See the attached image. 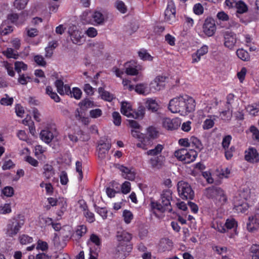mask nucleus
I'll return each instance as SVG.
<instances>
[{"label":"nucleus","mask_w":259,"mask_h":259,"mask_svg":"<svg viewBox=\"0 0 259 259\" xmlns=\"http://www.w3.org/2000/svg\"><path fill=\"white\" fill-rule=\"evenodd\" d=\"M194 100L187 95L180 96L170 100L168 109L174 113H179L181 115H186L194 110Z\"/></svg>","instance_id":"1"},{"label":"nucleus","mask_w":259,"mask_h":259,"mask_svg":"<svg viewBox=\"0 0 259 259\" xmlns=\"http://www.w3.org/2000/svg\"><path fill=\"white\" fill-rule=\"evenodd\" d=\"M24 14V13H23L21 15H18L15 13L11 14L8 16L7 20L9 21V22L11 21L13 23H15L16 24L22 23L24 21V20L22 19Z\"/></svg>","instance_id":"31"},{"label":"nucleus","mask_w":259,"mask_h":259,"mask_svg":"<svg viewBox=\"0 0 259 259\" xmlns=\"http://www.w3.org/2000/svg\"><path fill=\"white\" fill-rule=\"evenodd\" d=\"M245 158L250 162H257L259 160V158L256 150L253 148H249L245 151Z\"/></svg>","instance_id":"17"},{"label":"nucleus","mask_w":259,"mask_h":259,"mask_svg":"<svg viewBox=\"0 0 259 259\" xmlns=\"http://www.w3.org/2000/svg\"><path fill=\"white\" fill-rule=\"evenodd\" d=\"M118 168L121 172L122 176L125 179L130 181L134 180L136 176V172L132 167H128L123 165H120Z\"/></svg>","instance_id":"15"},{"label":"nucleus","mask_w":259,"mask_h":259,"mask_svg":"<svg viewBox=\"0 0 259 259\" xmlns=\"http://www.w3.org/2000/svg\"><path fill=\"white\" fill-rule=\"evenodd\" d=\"M102 115V111L99 108H97L90 110V116L93 118H97Z\"/></svg>","instance_id":"61"},{"label":"nucleus","mask_w":259,"mask_h":259,"mask_svg":"<svg viewBox=\"0 0 259 259\" xmlns=\"http://www.w3.org/2000/svg\"><path fill=\"white\" fill-rule=\"evenodd\" d=\"M19 241L22 245H26L33 241V238L27 235L22 234L19 237Z\"/></svg>","instance_id":"52"},{"label":"nucleus","mask_w":259,"mask_h":259,"mask_svg":"<svg viewBox=\"0 0 259 259\" xmlns=\"http://www.w3.org/2000/svg\"><path fill=\"white\" fill-rule=\"evenodd\" d=\"M190 147L193 148L198 152L203 148V145L197 138L192 136L190 138Z\"/></svg>","instance_id":"28"},{"label":"nucleus","mask_w":259,"mask_h":259,"mask_svg":"<svg viewBox=\"0 0 259 259\" xmlns=\"http://www.w3.org/2000/svg\"><path fill=\"white\" fill-rule=\"evenodd\" d=\"M42 170V175L46 179H50L55 174V170L53 166L48 163L43 166Z\"/></svg>","instance_id":"26"},{"label":"nucleus","mask_w":259,"mask_h":259,"mask_svg":"<svg viewBox=\"0 0 259 259\" xmlns=\"http://www.w3.org/2000/svg\"><path fill=\"white\" fill-rule=\"evenodd\" d=\"M246 109L250 115L255 116L259 111V102L248 105L246 107Z\"/></svg>","instance_id":"42"},{"label":"nucleus","mask_w":259,"mask_h":259,"mask_svg":"<svg viewBox=\"0 0 259 259\" xmlns=\"http://www.w3.org/2000/svg\"><path fill=\"white\" fill-rule=\"evenodd\" d=\"M184 25H185L189 29L191 28L194 24V20L192 18L187 15H185L184 16Z\"/></svg>","instance_id":"60"},{"label":"nucleus","mask_w":259,"mask_h":259,"mask_svg":"<svg viewBox=\"0 0 259 259\" xmlns=\"http://www.w3.org/2000/svg\"><path fill=\"white\" fill-rule=\"evenodd\" d=\"M172 246V242L169 239H161L158 245V251L159 252H164L170 250Z\"/></svg>","instance_id":"20"},{"label":"nucleus","mask_w":259,"mask_h":259,"mask_svg":"<svg viewBox=\"0 0 259 259\" xmlns=\"http://www.w3.org/2000/svg\"><path fill=\"white\" fill-rule=\"evenodd\" d=\"M55 136V134L48 129L42 130L40 133L41 139L48 144L52 141Z\"/></svg>","instance_id":"22"},{"label":"nucleus","mask_w":259,"mask_h":259,"mask_svg":"<svg viewBox=\"0 0 259 259\" xmlns=\"http://www.w3.org/2000/svg\"><path fill=\"white\" fill-rule=\"evenodd\" d=\"M55 85L57 88L58 93L61 95H69L70 92V88L67 84H64L63 82L60 79H57L55 82Z\"/></svg>","instance_id":"18"},{"label":"nucleus","mask_w":259,"mask_h":259,"mask_svg":"<svg viewBox=\"0 0 259 259\" xmlns=\"http://www.w3.org/2000/svg\"><path fill=\"white\" fill-rule=\"evenodd\" d=\"M207 196L212 199L214 203L218 207H221L227 201V197L223 191L220 187H212L206 190Z\"/></svg>","instance_id":"2"},{"label":"nucleus","mask_w":259,"mask_h":259,"mask_svg":"<svg viewBox=\"0 0 259 259\" xmlns=\"http://www.w3.org/2000/svg\"><path fill=\"white\" fill-rule=\"evenodd\" d=\"M135 91L139 94L144 95H147L151 92L150 87L146 83H139L136 85Z\"/></svg>","instance_id":"27"},{"label":"nucleus","mask_w":259,"mask_h":259,"mask_svg":"<svg viewBox=\"0 0 259 259\" xmlns=\"http://www.w3.org/2000/svg\"><path fill=\"white\" fill-rule=\"evenodd\" d=\"M69 95H70L71 97H73L76 100H79L81 97L82 92L78 88L75 87L73 88L72 90H70Z\"/></svg>","instance_id":"50"},{"label":"nucleus","mask_w":259,"mask_h":259,"mask_svg":"<svg viewBox=\"0 0 259 259\" xmlns=\"http://www.w3.org/2000/svg\"><path fill=\"white\" fill-rule=\"evenodd\" d=\"M235 8L237 9V12L239 14L245 13L248 10L247 5L241 1L237 2Z\"/></svg>","instance_id":"48"},{"label":"nucleus","mask_w":259,"mask_h":259,"mask_svg":"<svg viewBox=\"0 0 259 259\" xmlns=\"http://www.w3.org/2000/svg\"><path fill=\"white\" fill-rule=\"evenodd\" d=\"M85 111L79 107L76 109L75 111V116L76 118L83 123L84 124H87L89 123V119L85 116Z\"/></svg>","instance_id":"29"},{"label":"nucleus","mask_w":259,"mask_h":259,"mask_svg":"<svg viewBox=\"0 0 259 259\" xmlns=\"http://www.w3.org/2000/svg\"><path fill=\"white\" fill-rule=\"evenodd\" d=\"M131 134L133 137L138 139L139 141L137 144L138 147L146 150L152 145V141L149 137L145 136L138 131L132 130Z\"/></svg>","instance_id":"8"},{"label":"nucleus","mask_w":259,"mask_h":259,"mask_svg":"<svg viewBox=\"0 0 259 259\" xmlns=\"http://www.w3.org/2000/svg\"><path fill=\"white\" fill-rule=\"evenodd\" d=\"M174 155L179 160L190 163L195 161L198 153L196 150L192 149L181 148L176 150Z\"/></svg>","instance_id":"3"},{"label":"nucleus","mask_w":259,"mask_h":259,"mask_svg":"<svg viewBox=\"0 0 259 259\" xmlns=\"http://www.w3.org/2000/svg\"><path fill=\"white\" fill-rule=\"evenodd\" d=\"M202 29L206 35L209 37L212 36L217 29L214 20L212 18H207L204 21Z\"/></svg>","instance_id":"11"},{"label":"nucleus","mask_w":259,"mask_h":259,"mask_svg":"<svg viewBox=\"0 0 259 259\" xmlns=\"http://www.w3.org/2000/svg\"><path fill=\"white\" fill-rule=\"evenodd\" d=\"M24 224V220L20 218H14L10 220L7 224L6 234L10 237L15 236Z\"/></svg>","instance_id":"5"},{"label":"nucleus","mask_w":259,"mask_h":259,"mask_svg":"<svg viewBox=\"0 0 259 259\" xmlns=\"http://www.w3.org/2000/svg\"><path fill=\"white\" fill-rule=\"evenodd\" d=\"M15 69L18 73H19L22 70H26L27 69V65L23 62L16 61L15 63Z\"/></svg>","instance_id":"56"},{"label":"nucleus","mask_w":259,"mask_h":259,"mask_svg":"<svg viewBox=\"0 0 259 259\" xmlns=\"http://www.w3.org/2000/svg\"><path fill=\"white\" fill-rule=\"evenodd\" d=\"M121 112L124 115L129 118H133L134 111L132 108L130 103L126 102H123L121 105Z\"/></svg>","instance_id":"21"},{"label":"nucleus","mask_w":259,"mask_h":259,"mask_svg":"<svg viewBox=\"0 0 259 259\" xmlns=\"http://www.w3.org/2000/svg\"><path fill=\"white\" fill-rule=\"evenodd\" d=\"M14 194V190L13 187L6 186L2 190V197H11Z\"/></svg>","instance_id":"47"},{"label":"nucleus","mask_w":259,"mask_h":259,"mask_svg":"<svg viewBox=\"0 0 259 259\" xmlns=\"http://www.w3.org/2000/svg\"><path fill=\"white\" fill-rule=\"evenodd\" d=\"M193 11L195 14L197 15H200L203 13V7L200 3L196 4L193 6Z\"/></svg>","instance_id":"59"},{"label":"nucleus","mask_w":259,"mask_h":259,"mask_svg":"<svg viewBox=\"0 0 259 259\" xmlns=\"http://www.w3.org/2000/svg\"><path fill=\"white\" fill-rule=\"evenodd\" d=\"M247 197H245V192H242L238 195L235 196L233 200V209L237 213H243L248 208V204L246 202Z\"/></svg>","instance_id":"6"},{"label":"nucleus","mask_w":259,"mask_h":259,"mask_svg":"<svg viewBox=\"0 0 259 259\" xmlns=\"http://www.w3.org/2000/svg\"><path fill=\"white\" fill-rule=\"evenodd\" d=\"M226 229H236L237 227V223L233 218L228 219L225 223Z\"/></svg>","instance_id":"55"},{"label":"nucleus","mask_w":259,"mask_h":259,"mask_svg":"<svg viewBox=\"0 0 259 259\" xmlns=\"http://www.w3.org/2000/svg\"><path fill=\"white\" fill-rule=\"evenodd\" d=\"M68 33L72 43L77 45H81L85 41L84 33L75 25H71L68 28Z\"/></svg>","instance_id":"4"},{"label":"nucleus","mask_w":259,"mask_h":259,"mask_svg":"<svg viewBox=\"0 0 259 259\" xmlns=\"http://www.w3.org/2000/svg\"><path fill=\"white\" fill-rule=\"evenodd\" d=\"M87 227L84 225H80L76 227L75 232L73 235L76 240L80 239L87 232Z\"/></svg>","instance_id":"34"},{"label":"nucleus","mask_w":259,"mask_h":259,"mask_svg":"<svg viewBox=\"0 0 259 259\" xmlns=\"http://www.w3.org/2000/svg\"><path fill=\"white\" fill-rule=\"evenodd\" d=\"M164 20L169 24H172L176 20V9L172 2L168 3L164 12Z\"/></svg>","instance_id":"13"},{"label":"nucleus","mask_w":259,"mask_h":259,"mask_svg":"<svg viewBox=\"0 0 259 259\" xmlns=\"http://www.w3.org/2000/svg\"><path fill=\"white\" fill-rule=\"evenodd\" d=\"M122 217L123 218L124 222L127 224H130L134 218L132 212L126 209L123 211Z\"/></svg>","instance_id":"53"},{"label":"nucleus","mask_w":259,"mask_h":259,"mask_svg":"<svg viewBox=\"0 0 259 259\" xmlns=\"http://www.w3.org/2000/svg\"><path fill=\"white\" fill-rule=\"evenodd\" d=\"M162 124L163 127L169 130H176L180 125L179 120L177 119H171L168 118L163 119Z\"/></svg>","instance_id":"16"},{"label":"nucleus","mask_w":259,"mask_h":259,"mask_svg":"<svg viewBox=\"0 0 259 259\" xmlns=\"http://www.w3.org/2000/svg\"><path fill=\"white\" fill-rule=\"evenodd\" d=\"M249 130L252 134V137L254 139L259 141V130L254 126H251Z\"/></svg>","instance_id":"64"},{"label":"nucleus","mask_w":259,"mask_h":259,"mask_svg":"<svg viewBox=\"0 0 259 259\" xmlns=\"http://www.w3.org/2000/svg\"><path fill=\"white\" fill-rule=\"evenodd\" d=\"M29 0H15L14 6L18 10H22L25 8Z\"/></svg>","instance_id":"54"},{"label":"nucleus","mask_w":259,"mask_h":259,"mask_svg":"<svg viewBox=\"0 0 259 259\" xmlns=\"http://www.w3.org/2000/svg\"><path fill=\"white\" fill-rule=\"evenodd\" d=\"M46 93L56 102H59L60 98L57 93L53 91V88L50 86H47L46 88Z\"/></svg>","instance_id":"40"},{"label":"nucleus","mask_w":259,"mask_h":259,"mask_svg":"<svg viewBox=\"0 0 259 259\" xmlns=\"http://www.w3.org/2000/svg\"><path fill=\"white\" fill-rule=\"evenodd\" d=\"M115 7L121 13H125L126 12V7L124 3L121 1H117L115 3Z\"/></svg>","instance_id":"57"},{"label":"nucleus","mask_w":259,"mask_h":259,"mask_svg":"<svg viewBox=\"0 0 259 259\" xmlns=\"http://www.w3.org/2000/svg\"><path fill=\"white\" fill-rule=\"evenodd\" d=\"M139 56L141 59L144 61H152L153 57H152L145 50H141L138 52Z\"/></svg>","instance_id":"51"},{"label":"nucleus","mask_w":259,"mask_h":259,"mask_svg":"<svg viewBox=\"0 0 259 259\" xmlns=\"http://www.w3.org/2000/svg\"><path fill=\"white\" fill-rule=\"evenodd\" d=\"M131 184L128 181H125L121 186V192L124 194H126L131 191Z\"/></svg>","instance_id":"58"},{"label":"nucleus","mask_w":259,"mask_h":259,"mask_svg":"<svg viewBox=\"0 0 259 259\" xmlns=\"http://www.w3.org/2000/svg\"><path fill=\"white\" fill-rule=\"evenodd\" d=\"M145 109L144 107L141 106L139 108L137 112H135L133 115V118H142L145 114Z\"/></svg>","instance_id":"63"},{"label":"nucleus","mask_w":259,"mask_h":259,"mask_svg":"<svg viewBox=\"0 0 259 259\" xmlns=\"http://www.w3.org/2000/svg\"><path fill=\"white\" fill-rule=\"evenodd\" d=\"M13 102V98L10 97L7 94H5L0 100V104L3 106H11Z\"/></svg>","instance_id":"46"},{"label":"nucleus","mask_w":259,"mask_h":259,"mask_svg":"<svg viewBox=\"0 0 259 259\" xmlns=\"http://www.w3.org/2000/svg\"><path fill=\"white\" fill-rule=\"evenodd\" d=\"M146 106L149 110L152 111H156L158 108V105L156 100L152 98H149L146 102Z\"/></svg>","instance_id":"37"},{"label":"nucleus","mask_w":259,"mask_h":259,"mask_svg":"<svg viewBox=\"0 0 259 259\" xmlns=\"http://www.w3.org/2000/svg\"><path fill=\"white\" fill-rule=\"evenodd\" d=\"M92 18L96 25H102L106 21L104 15L100 11L96 10L93 12Z\"/></svg>","instance_id":"23"},{"label":"nucleus","mask_w":259,"mask_h":259,"mask_svg":"<svg viewBox=\"0 0 259 259\" xmlns=\"http://www.w3.org/2000/svg\"><path fill=\"white\" fill-rule=\"evenodd\" d=\"M151 206L154 210H157L160 212H163L165 211L170 212L172 210L171 208L166 207L162 204H160L157 201H151Z\"/></svg>","instance_id":"30"},{"label":"nucleus","mask_w":259,"mask_h":259,"mask_svg":"<svg viewBox=\"0 0 259 259\" xmlns=\"http://www.w3.org/2000/svg\"><path fill=\"white\" fill-rule=\"evenodd\" d=\"M3 54L8 58L16 59L18 57V52L14 51L12 48H7L6 50L3 52Z\"/></svg>","instance_id":"44"},{"label":"nucleus","mask_w":259,"mask_h":259,"mask_svg":"<svg viewBox=\"0 0 259 259\" xmlns=\"http://www.w3.org/2000/svg\"><path fill=\"white\" fill-rule=\"evenodd\" d=\"M236 55L239 59L244 61H247L250 59V56L248 53L243 49L237 50Z\"/></svg>","instance_id":"43"},{"label":"nucleus","mask_w":259,"mask_h":259,"mask_svg":"<svg viewBox=\"0 0 259 259\" xmlns=\"http://www.w3.org/2000/svg\"><path fill=\"white\" fill-rule=\"evenodd\" d=\"M117 237L120 243L122 242H129L132 239V235L126 231L118 232Z\"/></svg>","instance_id":"33"},{"label":"nucleus","mask_w":259,"mask_h":259,"mask_svg":"<svg viewBox=\"0 0 259 259\" xmlns=\"http://www.w3.org/2000/svg\"><path fill=\"white\" fill-rule=\"evenodd\" d=\"M132 249L131 245L119 243L114 251V257L115 259H124Z\"/></svg>","instance_id":"9"},{"label":"nucleus","mask_w":259,"mask_h":259,"mask_svg":"<svg viewBox=\"0 0 259 259\" xmlns=\"http://www.w3.org/2000/svg\"><path fill=\"white\" fill-rule=\"evenodd\" d=\"M147 135L150 138L154 139L157 137L158 131L154 127H149L147 129Z\"/></svg>","instance_id":"62"},{"label":"nucleus","mask_w":259,"mask_h":259,"mask_svg":"<svg viewBox=\"0 0 259 259\" xmlns=\"http://www.w3.org/2000/svg\"><path fill=\"white\" fill-rule=\"evenodd\" d=\"M165 79V77L162 76L156 77L149 85L151 92L154 93L162 89L164 86Z\"/></svg>","instance_id":"14"},{"label":"nucleus","mask_w":259,"mask_h":259,"mask_svg":"<svg viewBox=\"0 0 259 259\" xmlns=\"http://www.w3.org/2000/svg\"><path fill=\"white\" fill-rule=\"evenodd\" d=\"M111 148V144L107 139H102L99 141L97 147L98 158L101 160L104 159Z\"/></svg>","instance_id":"10"},{"label":"nucleus","mask_w":259,"mask_h":259,"mask_svg":"<svg viewBox=\"0 0 259 259\" xmlns=\"http://www.w3.org/2000/svg\"><path fill=\"white\" fill-rule=\"evenodd\" d=\"M99 93L101 98L108 102H111L114 98V95L108 91H105L103 88L100 87L98 89Z\"/></svg>","instance_id":"32"},{"label":"nucleus","mask_w":259,"mask_h":259,"mask_svg":"<svg viewBox=\"0 0 259 259\" xmlns=\"http://www.w3.org/2000/svg\"><path fill=\"white\" fill-rule=\"evenodd\" d=\"M13 31V26L8 20L3 22L0 26V33L1 35H6Z\"/></svg>","instance_id":"25"},{"label":"nucleus","mask_w":259,"mask_h":259,"mask_svg":"<svg viewBox=\"0 0 259 259\" xmlns=\"http://www.w3.org/2000/svg\"><path fill=\"white\" fill-rule=\"evenodd\" d=\"M46 93L56 102H59L60 98L57 93L53 91V88L50 86H47L46 88Z\"/></svg>","instance_id":"39"},{"label":"nucleus","mask_w":259,"mask_h":259,"mask_svg":"<svg viewBox=\"0 0 259 259\" xmlns=\"http://www.w3.org/2000/svg\"><path fill=\"white\" fill-rule=\"evenodd\" d=\"M177 189L179 196L182 199H193L194 192L188 183L183 181L179 182L177 185Z\"/></svg>","instance_id":"7"},{"label":"nucleus","mask_w":259,"mask_h":259,"mask_svg":"<svg viewBox=\"0 0 259 259\" xmlns=\"http://www.w3.org/2000/svg\"><path fill=\"white\" fill-rule=\"evenodd\" d=\"M163 149V146L161 144H157L154 148L151 149L146 152L148 155L156 156L160 154Z\"/></svg>","instance_id":"41"},{"label":"nucleus","mask_w":259,"mask_h":259,"mask_svg":"<svg viewBox=\"0 0 259 259\" xmlns=\"http://www.w3.org/2000/svg\"><path fill=\"white\" fill-rule=\"evenodd\" d=\"M161 203L166 207L171 208L170 201L172 200V192L170 190H167L162 192L161 195Z\"/></svg>","instance_id":"19"},{"label":"nucleus","mask_w":259,"mask_h":259,"mask_svg":"<svg viewBox=\"0 0 259 259\" xmlns=\"http://www.w3.org/2000/svg\"><path fill=\"white\" fill-rule=\"evenodd\" d=\"M125 72L130 75H135L138 74V71L140 67L135 65H131V63H126L125 66Z\"/></svg>","instance_id":"35"},{"label":"nucleus","mask_w":259,"mask_h":259,"mask_svg":"<svg viewBox=\"0 0 259 259\" xmlns=\"http://www.w3.org/2000/svg\"><path fill=\"white\" fill-rule=\"evenodd\" d=\"M11 203H3L0 204V214H8L12 212Z\"/></svg>","instance_id":"36"},{"label":"nucleus","mask_w":259,"mask_h":259,"mask_svg":"<svg viewBox=\"0 0 259 259\" xmlns=\"http://www.w3.org/2000/svg\"><path fill=\"white\" fill-rule=\"evenodd\" d=\"M250 252L251 259H259V245L253 244L250 248Z\"/></svg>","instance_id":"49"},{"label":"nucleus","mask_w":259,"mask_h":259,"mask_svg":"<svg viewBox=\"0 0 259 259\" xmlns=\"http://www.w3.org/2000/svg\"><path fill=\"white\" fill-rule=\"evenodd\" d=\"M237 43L236 35L234 33L227 31L224 34V45L230 50H233Z\"/></svg>","instance_id":"12"},{"label":"nucleus","mask_w":259,"mask_h":259,"mask_svg":"<svg viewBox=\"0 0 259 259\" xmlns=\"http://www.w3.org/2000/svg\"><path fill=\"white\" fill-rule=\"evenodd\" d=\"M259 228V222L255 217H250L247 223V229L249 232H254Z\"/></svg>","instance_id":"24"},{"label":"nucleus","mask_w":259,"mask_h":259,"mask_svg":"<svg viewBox=\"0 0 259 259\" xmlns=\"http://www.w3.org/2000/svg\"><path fill=\"white\" fill-rule=\"evenodd\" d=\"M78 106L85 111L88 108L93 107L94 103L89 99H85L79 103Z\"/></svg>","instance_id":"38"},{"label":"nucleus","mask_w":259,"mask_h":259,"mask_svg":"<svg viewBox=\"0 0 259 259\" xmlns=\"http://www.w3.org/2000/svg\"><path fill=\"white\" fill-rule=\"evenodd\" d=\"M81 205L84 211V215L86 218L87 221L90 223L94 222L95 220L94 214L93 212L89 211L88 210H86V208L87 207L84 203L81 204Z\"/></svg>","instance_id":"45"}]
</instances>
